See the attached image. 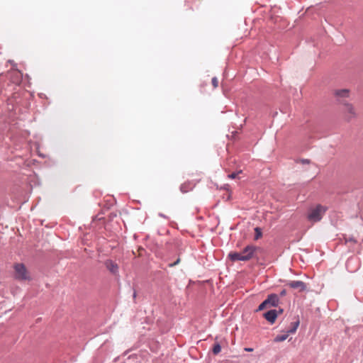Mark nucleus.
<instances>
[{
  "instance_id": "obj_1",
  "label": "nucleus",
  "mask_w": 363,
  "mask_h": 363,
  "mask_svg": "<svg viewBox=\"0 0 363 363\" xmlns=\"http://www.w3.org/2000/svg\"><path fill=\"white\" fill-rule=\"evenodd\" d=\"M279 303V297L277 294H270L258 306L256 311H263L269 307H277Z\"/></svg>"
},
{
  "instance_id": "obj_2",
  "label": "nucleus",
  "mask_w": 363,
  "mask_h": 363,
  "mask_svg": "<svg viewBox=\"0 0 363 363\" xmlns=\"http://www.w3.org/2000/svg\"><path fill=\"white\" fill-rule=\"evenodd\" d=\"M14 277L17 280H30V277L24 264L16 263L14 264Z\"/></svg>"
},
{
  "instance_id": "obj_3",
  "label": "nucleus",
  "mask_w": 363,
  "mask_h": 363,
  "mask_svg": "<svg viewBox=\"0 0 363 363\" xmlns=\"http://www.w3.org/2000/svg\"><path fill=\"white\" fill-rule=\"evenodd\" d=\"M327 211V208L318 204L314 208H312L308 215V219L310 221L318 222L320 221L323 215Z\"/></svg>"
},
{
  "instance_id": "obj_4",
  "label": "nucleus",
  "mask_w": 363,
  "mask_h": 363,
  "mask_svg": "<svg viewBox=\"0 0 363 363\" xmlns=\"http://www.w3.org/2000/svg\"><path fill=\"white\" fill-rule=\"evenodd\" d=\"M342 112L343 113L345 120L347 122H350L352 119L355 118L357 117V113L354 109V107L352 104L350 103H343L341 108Z\"/></svg>"
},
{
  "instance_id": "obj_5",
  "label": "nucleus",
  "mask_w": 363,
  "mask_h": 363,
  "mask_svg": "<svg viewBox=\"0 0 363 363\" xmlns=\"http://www.w3.org/2000/svg\"><path fill=\"white\" fill-rule=\"evenodd\" d=\"M6 77L10 82L16 85L20 84L22 80V74L18 69H13L8 72Z\"/></svg>"
},
{
  "instance_id": "obj_6",
  "label": "nucleus",
  "mask_w": 363,
  "mask_h": 363,
  "mask_svg": "<svg viewBox=\"0 0 363 363\" xmlns=\"http://www.w3.org/2000/svg\"><path fill=\"white\" fill-rule=\"evenodd\" d=\"M334 96L337 101L342 105L343 103H347L346 99L350 96V90L348 89H336L334 91Z\"/></svg>"
},
{
  "instance_id": "obj_7",
  "label": "nucleus",
  "mask_w": 363,
  "mask_h": 363,
  "mask_svg": "<svg viewBox=\"0 0 363 363\" xmlns=\"http://www.w3.org/2000/svg\"><path fill=\"white\" fill-rule=\"evenodd\" d=\"M104 265L106 268L113 275L117 276L119 273V267L117 263L113 262L112 259H106L104 262Z\"/></svg>"
},
{
  "instance_id": "obj_8",
  "label": "nucleus",
  "mask_w": 363,
  "mask_h": 363,
  "mask_svg": "<svg viewBox=\"0 0 363 363\" xmlns=\"http://www.w3.org/2000/svg\"><path fill=\"white\" fill-rule=\"evenodd\" d=\"M259 248L252 245H247L240 252L242 255L250 256V259L257 257V251Z\"/></svg>"
},
{
  "instance_id": "obj_9",
  "label": "nucleus",
  "mask_w": 363,
  "mask_h": 363,
  "mask_svg": "<svg viewBox=\"0 0 363 363\" xmlns=\"http://www.w3.org/2000/svg\"><path fill=\"white\" fill-rule=\"evenodd\" d=\"M228 258L232 262H237V261L247 262V261L250 260V256L242 255L240 252H230L228 254Z\"/></svg>"
},
{
  "instance_id": "obj_10",
  "label": "nucleus",
  "mask_w": 363,
  "mask_h": 363,
  "mask_svg": "<svg viewBox=\"0 0 363 363\" xmlns=\"http://www.w3.org/2000/svg\"><path fill=\"white\" fill-rule=\"evenodd\" d=\"M286 285L291 289H298L300 292L304 291L307 288L306 283L299 280L290 281Z\"/></svg>"
},
{
  "instance_id": "obj_11",
  "label": "nucleus",
  "mask_w": 363,
  "mask_h": 363,
  "mask_svg": "<svg viewBox=\"0 0 363 363\" xmlns=\"http://www.w3.org/2000/svg\"><path fill=\"white\" fill-rule=\"evenodd\" d=\"M263 316L269 323H270L271 324H273L276 321V320L278 317V313H277V310L271 309V310L265 312L263 314Z\"/></svg>"
},
{
  "instance_id": "obj_12",
  "label": "nucleus",
  "mask_w": 363,
  "mask_h": 363,
  "mask_svg": "<svg viewBox=\"0 0 363 363\" xmlns=\"http://www.w3.org/2000/svg\"><path fill=\"white\" fill-rule=\"evenodd\" d=\"M300 324L299 318H298L297 320L293 323H291L290 328L287 330L288 333H296L298 325Z\"/></svg>"
},
{
  "instance_id": "obj_13",
  "label": "nucleus",
  "mask_w": 363,
  "mask_h": 363,
  "mask_svg": "<svg viewBox=\"0 0 363 363\" xmlns=\"http://www.w3.org/2000/svg\"><path fill=\"white\" fill-rule=\"evenodd\" d=\"M289 334L287 332L286 333L284 334V335H277L274 340V341L275 342H283L284 340H286L287 339V337H289Z\"/></svg>"
},
{
  "instance_id": "obj_14",
  "label": "nucleus",
  "mask_w": 363,
  "mask_h": 363,
  "mask_svg": "<svg viewBox=\"0 0 363 363\" xmlns=\"http://www.w3.org/2000/svg\"><path fill=\"white\" fill-rule=\"evenodd\" d=\"M191 188L190 187V184L189 183H184V184H182L181 186H180V191L182 192V193H186L188 192Z\"/></svg>"
},
{
  "instance_id": "obj_15",
  "label": "nucleus",
  "mask_w": 363,
  "mask_h": 363,
  "mask_svg": "<svg viewBox=\"0 0 363 363\" xmlns=\"http://www.w3.org/2000/svg\"><path fill=\"white\" fill-rule=\"evenodd\" d=\"M255 240H258L262 236V229L259 227L255 228Z\"/></svg>"
},
{
  "instance_id": "obj_16",
  "label": "nucleus",
  "mask_w": 363,
  "mask_h": 363,
  "mask_svg": "<svg viewBox=\"0 0 363 363\" xmlns=\"http://www.w3.org/2000/svg\"><path fill=\"white\" fill-rule=\"evenodd\" d=\"M221 350V346L219 343L216 342L213 345L212 352L214 354H218Z\"/></svg>"
},
{
  "instance_id": "obj_17",
  "label": "nucleus",
  "mask_w": 363,
  "mask_h": 363,
  "mask_svg": "<svg viewBox=\"0 0 363 363\" xmlns=\"http://www.w3.org/2000/svg\"><path fill=\"white\" fill-rule=\"evenodd\" d=\"M181 259H180V257L179 256L177 257V259L174 262H172V263H169L168 264V267H173L176 265H177L178 264H179Z\"/></svg>"
},
{
  "instance_id": "obj_18",
  "label": "nucleus",
  "mask_w": 363,
  "mask_h": 363,
  "mask_svg": "<svg viewBox=\"0 0 363 363\" xmlns=\"http://www.w3.org/2000/svg\"><path fill=\"white\" fill-rule=\"evenodd\" d=\"M211 82L214 88H217L218 86V80L217 77H213Z\"/></svg>"
},
{
  "instance_id": "obj_19",
  "label": "nucleus",
  "mask_w": 363,
  "mask_h": 363,
  "mask_svg": "<svg viewBox=\"0 0 363 363\" xmlns=\"http://www.w3.org/2000/svg\"><path fill=\"white\" fill-rule=\"evenodd\" d=\"M240 173H242L241 170L239 172H233V173L230 174L228 175V177L230 179H235Z\"/></svg>"
},
{
  "instance_id": "obj_20",
  "label": "nucleus",
  "mask_w": 363,
  "mask_h": 363,
  "mask_svg": "<svg viewBox=\"0 0 363 363\" xmlns=\"http://www.w3.org/2000/svg\"><path fill=\"white\" fill-rule=\"evenodd\" d=\"M286 289H282L280 291L279 295H278V296H279H279L283 297V296H286Z\"/></svg>"
},
{
  "instance_id": "obj_21",
  "label": "nucleus",
  "mask_w": 363,
  "mask_h": 363,
  "mask_svg": "<svg viewBox=\"0 0 363 363\" xmlns=\"http://www.w3.org/2000/svg\"><path fill=\"white\" fill-rule=\"evenodd\" d=\"M300 162L302 163V164H309L311 162L308 159H301L300 160Z\"/></svg>"
},
{
  "instance_id": "obj_22",
  "label": "nucleus",
  "mask_w": 363,
  "mask_h": 363,
  "mask_svg": "<svg viewBox=\"0 0 363 363\" xmlns=\"http://www.w3.org/2000/svg\"><path fill=\"white\" fill-rule=\"evenodd\" d=\"M284 312V309L282 308H279L278 311H277V313H278V315L281 314L282 313Z\"/></svg>"
},
{
  "instance_id": "obj_23",
  "label": "nucleus",
  "mask_w": 363,
  "mask_h": 363,
  "mask_svg": "<svg viewBox=\"0 0 363 363\" xmlns=\"http://www.w3.org/2000/svg\"><path fill=\"white\" fill-rule=\"evenodd\" d=\"M245 350H246L247 352H252L253 350V349L248 347V348H245Z\"/></svg>"
},
{
  "instance_id": "obj_24",
  "label": "nucleus",
  "mask_w": 363,
  "mask_h": 363,
  "mask_svg": "<svg viewBox=\"0 0 363 363\" xmlns=\"http://www.w3.org/2000/svg\"><path fill=\"white\" fill-rule=\"evenodd\" d=\"M133 298H135V297H136V292H135V291H134V293H133Z\"/></svg>"
}]
</instances>
